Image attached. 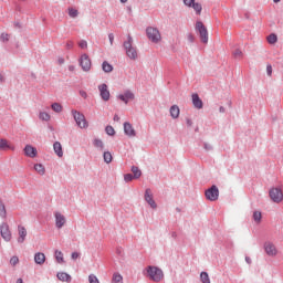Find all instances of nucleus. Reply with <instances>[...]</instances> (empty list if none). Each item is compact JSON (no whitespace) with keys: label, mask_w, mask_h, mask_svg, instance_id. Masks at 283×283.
<instances>
[{"label":"nucleus","mask_w":283,"mask_h":283,"mask_svg":"<svg viewBox=\"0 0 283 283\" xmlns=\"http://www.w3.org/2000/svg\"><path fill=\"white\" fill-rule=\"evenodd\" d=\"M143 274L146 275V277H149L153 282H160L163 277H165V273H163L160 268L154 265H148Z\"/></svg>","instance_id":"nucleus-1"},{"label":"nucleus","mask_w":283,"mask_h":283,"mask_svg":"<svg viewBox=\"0 0 283 283\" xmlns=\"http://www.w3.org/2000/svg\"><path fill=\"white\" fill-rule=\"evenodd\" d=\"M123 48L125 50L126 56L130 59V61H136L138 59V51L134 46V38L130 34L127 35V40L124 41Z\"/></svg>","instance_id":"nucleus-2"},{"label":"nucleus","mask_w":283,"mask_h":283,"mask_svg":"<svg viewBox=\"0 0 283 283\" xmlns=\"http://www.w3.org/2000/svg\"><path fill=\"white\" fill-rule=\"evenodd\" d=\"M71 114L80 129H87V127H90V124L87 123V119H85V115H83V113L72 109Z\"/></svg>","instance_id":"nucleus-3"},{"label":"nucleus","mask_w":283,"mask_h":283,"mask_svg":"<svg viewBox=\"0 0 283 283\" xmlns=\"http://www.w3.org/2000/svg\"><path fill=\"white\" fill-rule=\"evenodd\" d=\"M196 32H198L201 43H209V31L202 21H197L195 27Z\"/></svg>","instance_id":"nucleus-4"},{"label":"nucleus","mask_w":283,"mask_h":283,"mask_svg":"<svg viewBox=\"0 0 283 283\" xmlns=\"http://www.w3.org/2000/svg\"><path fill=\"white\" fill-rule=\"evenodd\" d=\"M205 196L207 200H210V202H216V200L220 198V190L218 189V186L212 185L209 189L205 191Z\"/></svg>","instance_id":"nucleus-5"},{"label":"nucleus","mask_w":283,"mask_h":283,"mask_svg":"<svg viewBox=\"0 0 283 283\" xmlns=\"http://www.w3.org/2000/svg\"><path fill=\"white\" fill-rule=\"evenodd\" d=\"M146 34L149 41H151V43H158L161 39L160 31L158 30V28L148 27L146 29Z\"/></svg>","instance_id":"nucleus-6"},{"label":"nucleus","mask_w":283,"mask_h":283,"mask_svg":"<svg viewBox=\"0 0 283 283\" xmlns=\"http://www.w3.org/2000/svg\"><path fill=\"white\" fill-rule=\"evenodd\" d=\"M269 196L272 200V202H275L276 205H280L283 200V192L280 188H271L269 191Z\"/></svg>","instance_id":"nucleus-7"},{"label":"nucleus","mask_w":283,"mask_h":283,"mask_svg":"<svg viewBox=\"0 0 283 283\" xmlns=\"http://www.w3.org/2000/svg\"><path fill=\"white\" fill-rule=\"evenodd\" d=\"M80 65L83 72H90V70H92V60L90 59V55L86 53L82 54L80 57Z\"/></svg>","instance_id":"nucleus-8"},{"label":"nucleus","mask_w":283,"mask_h":283,"mask_svg":"<svg viewBox=\"0 0 283 283\" xmlns=\"http://www.w3.org/2000/svg\"><path fill=\"white\" fill-rule=\"evenodd\" d=\"M0 233L1 238H3L6 242H10V240H12V232H10V226H8V223L3 222L0 226Z\"/></svg>","instance_id":"nucleus-9"},{"label":"nucleus","mask_w":283,"mask_h":283,"mask_svg":"<svg viewBox=\"0 0 283 283\" xmlns=\"http://www.w3.org/2000/svg\"><path fill=\"white\" fill-rule=\"evenodd\" d=\"M263 249L266 255H269L270 258H275V255H277V249L275 248V244H273V242L266 241L263 244Z\"/></svg>","instance_id":"nucleus-10"},{"label":"nucleus","mask_w":283,"mask_h":283,"mask_svg":"<svg viewBox=\"0 0 283 283\" xmlns=\"http://www.w3.org/2000/svg\"><path fill=\"white\" fill-rule=\"evenodd\" d=\"M97 90L99 92V96L102 98V101H109L111 94H109V87L107 86V84H101L97 86Z\"/></svg>","instance_id":"nucleus-11"},{"label":"nucleus","mask_w":283,"mask_h":283,"mask_svg":"<svg viewBox=\"0 0 283 283\" xmlns=\"http://www.w3.org/2000/svg\"><path fill=\"white\" fill-rule=\"evenodd\" d=\"M124 134L128 136L129 138H134L136 136V129H134V126L129 122L124 123Z\"/></svg>","instance_id":"nucleus-12"},{"label":"nucleus","mask_w":283,"mask_h":283,"mask_svg":"<svg viewBox=\"0 0 283 283\" xmlns=\"http://www.w3.org/2000/svg\"><path fill=\"white\" fill-rule=\"evenodd\" d=\"M55 217V227L56 229H63V227H65V216H63L61 212H55L54 213Z\"/></svg>","instance_id":"nucleus-13"},{"label":"nucleus","mask_w":283,"mask_h":283,"mask_svg":"<svg viewBox=\"0 0 283 283\" xmlns=\"http://www.w3.org/2000/svg\"><path fill=\"white\" fill-rule=\"evenodd\" d=\"M145 200L151 207V209H157L158 205H156V201L154 200V196L151 195L150 189H146L145 191Z\"/></svg>","instance_id":"nucleus-14"},{"label":"nucleus","mask_w":283,"mask_h":283,"mask_svg":"<svg viewBox=\"0 0 283 283\" xmlns=\"http://www.w3.org/2000/svg\"><path fill=\"white\" fill-rule=\"evenodd\" d=\"M117 98H119V101H123V103L127 105L129 101H134L135 96L134 93H132V91H126L124 94H119Z\"/></svg>","instance_id":"nucleus-15"},{"label":"nucleus","mask_w":283,"mask_h":283,"mask_svg":"<svg viewBox=\"0 0 283 283\" xmlns=\"http://www.w3.org/2000/svg\"><path fill=\"white\" fill-rule=\"evenodd\" d=\"M18 231H19L18 242L19 244H23L25 242V237L28 235V230H25V227L19 226Z\"/></svg>","instance_id":"nucleus-16"},{"label":"nucleus","mask_w":283,"mask_h":283,"mask_svg":"<svg viewBox=\"0 0 283 283\" xmlns=\"http://www.w3.org/2000/svg\"><path fill=\"white\" fill-rule=\"evenodd\" d=\"M24 154H25V156H28L29 158H36L38 151H36V148H34L33 146L27 145V146L24 147Z\"/></svg>","instance_id":"nucleus-17"},{"label":"nucleus","mask_w":283,"mask_h":283,"mask_svg":"<svg viewBox=\"0 0 283 283\" xmlns=\"http://www.w3.org/2000/svg\"><path fill=\"white\" fill-rule=\"evenodd\" d=\"M192 105L196 109H202L203 107L202 99H200V96L197 93L192 94Z\"/></svg>","instance_id":"nucleus-18"},{"label":"nucleus","mask_w":283,"mask_h":283,"mask_svg":"<svg viewBox=\"0 0 283 283\" xmlns=\"http://www.w3.org/2000/svg\"><path fill=\"white\" fill-rule=\"evenodd\" d=\"M56 277L60 280V282H72V275L67 274L66 272H57Z\"/></svg>","instance_id":"nucleus-19"},{"label":"nucleus","mask_w":283,"mask_h":283,"mask_svg":"<svg viewBox=\"0 0 283 283\" xmlns=\"http://www.w3.org/2000/svg\"><path fill=\"white\" fill-rule=\"evenodd\" d=\"M34 262H35V264H39L40 266L45 264V254L43 252H36L34 254Z\"/></svg>","instance_id":"nucleus-20"},{"label":"nucleus","mask_w":283,"mask_h":283,"mask_svg":"<svg viewBox=\"0 0 283 283\" xmlns=\"http://www.w3.org/2000/svg\"><path fill=\"white\" fill-rule=\"evenodd\" d=\"M53 149L59 158H63V146L59 142L53 144Z\"/></svg>","instance_id":"nucleus-21"},{"label":"nucleus","mask_w":283,"mask_h":283,"mask_svg":"<svg viewBox=\"0 0 283 283\" xmlns=\"http://www.w3.org/2000/svg\"><path fill=\"white\" fill-rule=\"evenodd\" d=\"M170 116L171 118H178L180 116V107H178V105H172L170 107Z\"/></svg>","instance_id":"nucleus-22"},{"label":"nucleus","mask_w":283,"mask_h":283,"mask_svg":"<svg viewBox=\"0 0 283 283\" xmlns=\"http://www.w3.org/2000/svg\"><path fill=\"white\" fill-rule=\"evenodd\" d=\"M130 171L133 172L135 180H138V178L143 176V171H140V168L137 166H132Z\"/></svg>","instance_id":"nucleus-23"},{"label":"nucleus","mask_w":283,"mask_h":283,"mask_svg":"<svg viewBox=\"0 0 283 283\" xmlns=\"http://www.w3.org/2000/svg\"><path fill=\"white\" fill-rule=\"evenodd\" d=\"M102 70L103 72H105L106 74H109V72H114V66H112V64H109L107 61H104L102 63Z\"/></svg>","instance_id":"nucleus-24"},{"label":"nucleus","mask_w":283,"mask_h":283,"mask_svg":"<svg viewBox=\"0 0 283 283\" xmlns=\"http://www.w3.org/2000/svg\"><path fill=\"white\" fill-rule=\"evenodd\" d=\"M93 145H94V147H96V149H98L99 151H103V149H105V144H104L103 140L99 139V138H95V139L93 140Z\"/></svg>","instance_id":"nucleus-25"},{"label":"nucleus","mask_w":283,"mask_h":283,"mask_svg":"<svg viewBox=\"0 0 283 283\" xmlns=\"http://www.w3.org/2000/svg\"><path fill=\"white\" fill-rule=\"evenodd\" d=\"M34 169L38 174H40V176L45 175V167L43 166V164H35Z\"/></svg>","instance_id":"nucleus-26"},{"label":"nucleus","mask_w":283,"mask_h":283,"mask_svg":"<svg viewBox=\"0 0 283 283\" xmlns=\"http://www.w3.org/2000/svg\"><path fill=\"white\" fill-rule=\"evenodd\" d=\"M8 211L6 210V205L3 203V200L0 199V218H7Z\"/></svg>","instance_id":"nucleus-27"},{"label":"nucleus","mask_w":283,"mask_h":283,"mask_svg":"<svg viewBox=\"0 0 283 283\" xmlns=\"http://www.w3.org/2000/svg\"><path fill=\"white\" fill-rule=\"evenodd\" d=\"M190 8H192L196 12V14L200 15L202 14V4L195 2Z\"/></svg>","instance_id":"nucleus-28"},{"label":"nucleus","mask_w":283,"mask_h":283,"mask_svg":"<svg viewBox=\"0 0 283 283\" xmlns=\"http://www.w3.org/2000/svg\"><path fill=\"white\" fill-rule=\"evenodd\" d=\"M51 109H53V112L56 114H61V112H63V106L55 102L51 105Z\"/></svg>","instance_id":"nucleus-29"},{"label":"nucleus","mask_w":283,"mask_h":283,"mask_svg":"<svg viewBox=\"0 0 283 283\" xmlns=\"http://www.w3.org/2000/svg\"><path fill=\"white\" fill-rule=\"evenodd\" d=\"M103 158H104V163H106V165H109V163H112L114 157H112V153L104 151Z\"/></svg>","instance_id":"nucleus-30"},{"label":"nucleus","mask_w":283,"mask_h":283,"mask_svg":"<svg viewBox=\"0 0 283 283\" xmlns=\"http://www.w3.org/2000/svg\"><path fill=\"white\" fill-rule=\"evenodd\" d=\"M200 280L202 283H211V280L209 279V273L201 272Z\"/></svg>","instance_id":"nucleus-31"},{"label":"nucleus","mask_w":283,"mask_h":283,"mask_svg":"<svg viewBox=\"0 0 283 283\" xmlns=\"http://www.w3.org/2000/svg\"><path fill=\"white\" fill-rule=\"evenodd\" d=\"M268 43L271 45H274V43H277V35L275 33H272L268 36Z\"/></svg>","instance_id":"nucleus-32"},{"label":"nucleus","mask_w":283,"mask_h":283,"mask_svg":"<svg viewBox=\"0 0 283 283\" xmlns=\"http://www.w3.org/2000/svg\"><path fill=\"white\" fill-rule=\"evenodd\" d=\"M55 260H56V262H59V264L63 263L64 262L63 252L56 250L55 251Z\"/></svg>","instance_id":"nucleus-33"},{"label":"nucleus","mask_w":283,"mask_h":283,"mask_svg":"<svg viewBox=\"0 0 283 283\" xmlns=\"http://www.w3.org/2000/svg\"><path fill=\"white\" fill-rule=\"evenodd\" d=\"M253 220H254V222H261L262 221V212L254 211L253 212Z\"/></svg>","instance_id":"nucleus-34"},{"label":"nucleus","mask_w":283,"mask_h":283,"mask_svg":"<svg viewBox=\"0 0 283 283\" xmlns=\"http://www.w3.org/2000/svg\"><path fill=\"white\" fill-rule=\"evenodd\" d=\"M69 17H71V19H76V17H78V10L76 9H69Z\"/></svg>","instance_id":"nucleus-35"},{"label":"nucleus","mask_w":283,"mask_h":283,"mask_svg":"<svg viewBox=\"0 0 283 283\" xmlns=\"http://www.w3.org/2000/svg\"><path fill=\"white\" fill-rule=\"evenodd\" d=\"M105 132L108 136H116V130L112 126H106Z\"/></svg>","instance_id":"nucleus-36"},{"label":"nucleus","mask_w":283,"mask_h":283,"mask_svg":"<svg viewBox=\"0 0 283 283\" xmlns=\"http://www.w3.org/2000/svg\"><path fill=\"white\" fill-rule=\"evenodd\" d=\"M40 120H50V114L45 113V112H41L39 115Z\"/></svg>","instance_id":"nucleus-37"},{"label":"nucleus","mask_w":283,"mask_h":283,"mask_svg":"<svg viewBox=\"0 0 283 283\" xmlns=\"http://www.w3.org/2000/svg\"><path fill=\"white\" fill-rule=\"evenodd\" d=\"M0 41H2V43H8L10 41V34L1 33Z\"/></svg>","instance_id":"nucleus-38"},{"label":"nucleus","mask_w":283,"mask_h":283,"mask_svg":"<svg viewBox=\"0 0 283 283\" xmlns=\"http://www.w3.org/2000/svg\"><path fill=\"white\" fill-rule=\"evenodd\" d=\"M113 283H123V275L114 274L113 275Z\"/></svg>","instance_id":"nucleus-39"},{"label":"nucleus","mask_w":283,"mask_h":283,"mask_svg":"<svg viewBox=\"0 0 283 283\" xmlns=\"http://www.w3.org/2000/svg\"><path fill=\"white\" fill-rule=\"evenodd\" d=\"M0 149H10V146L8 145V140L0 139Z\"/></svg>","instance_id":"nucleus-40"},{"label":"nucleus","mask_w":283,"mask_h":283,"mask_svg":"<svg viewBox=\"0 0 283 283\" xmlns=\"http://www.w3.org/2000/svg\"><path fill=\"white\" fill-rule=\"evenodd\" d=\"M88 282H90V283H101V282L98 281V277H96V275H94V274H90V275H88Z\"/></svg>","instance_id":"nucleus-41"},{"label":"nucleus","mask_w":283,"mask_h":283,"mask_svg":"<svg viewBox=\"0 0 283 283\" xmlns=\"http://www.w3.org/2000/svg\"><path fill=\"white\" fill-rule=\"evenodd\" d=\"M234 59H242L243 53L240 49H237L233 53Z\"/></svg>","instance_id":"nucleus-42"},{"label":"nucleus","mask_w":283,"mask_h":283,"mask_svg":"<svg viewBox=\"0 0 283 283\" xmlns=\"http://www.w3.org/2000/svg\"><path fill=\"white\" fill-rule=\"evenodd\" d=\"M11 266H17L19 264V256L14 255L10 259Z\"/></svg>","instance_id":"nucleus-43"},{"label":"nucleus","mask_w":283,"mask_h":283,"mask_svg":"<svg viewBox=\"0 0 283 283\" xmlns=\"http://www.w3.org/2000/svg\"><path fill=\"white\" fill-rule=\"evenodd\" d=\"M205 151H213V146L207 142L203 143Z\"/></svg>","instance_id":"nucleus-44"},{"label":"nucleus","mask_w":283,"mask_h":283,"mask_svg":"<svg viewBox=\"0 0 283 283\" xmlns=\"http://www.w3.org/2000/svg\"><path fill=\"white\" fill-rule=\"evenodd\" d=\"M133 179H135V178H134V175H132V174H126L124 176L125 182H132Z\"/></svg>","instance_id":"nucleus-45"},{"label":"nucleus","mask_w":283,"mask_h":283,"mask_svg":"<svg viewBox=\"0 0 283 283\" xmlns=\"http://www.w3.org/2000/svg\"><path fill=\"white\" fill-rule=\"evenodd\" d=\"M196 3V0H184V4L187 6V8H191Z\"/></svg>","instance_id":"nucleus-46"},{"label":"nucleus","mask_w":283,"mask_h":283,"mask_svg":"<svg viewBox=\"0 0 283 283\" xmlns=\"http://www.w3.org/2000/svg\"><path fill=\"white\" fill-rule=\"evenodd\" d=\"M266 74L268 76H271L273 74V66L271 64L266 65Z\"/></svg>","instance_id":"nucleus-47"},{"label":"nucleus","mask_w":283,"mask_h":283,"mask_svg":"<svg viewBox=\"0 0 283 283\" xmlns=\"http://www.w3.org/2000/svg\"><path fill=\"white\" fill-rule=\"evenodd\" d=\"M78 45H80V48H81L82 50H85V49H87V41L82 40V41H80Z\"/></svg>","instance_id":"nucleus-48"},{"label":"nucleus","mask_w":283,"mask_h":283,"mask_svg":"<svg viewBox=\"0 0 283 283\" xmlns=\"http://www.w3.org/2000/svg\"><path fill=\"white\" fill-rule=\"evenodd\" d=\"M71 258H72V260H78V258H81V253H78V252H73V253L71 254Z\"/></svg>","instance_id":"nucleus-49"},{"label":"nucleus","mask_w":283,"mask_h":283,"mask_svg":"<svg viewBox=\"0 0 283 283\" xmlns=\"http://www.w3.org/2000/svg\"><path fill=\"white\" fill-rule=\"evenodd\" d=\"M108 41H109L111 45H114V33L108 34Z\"/></svg>","instance_id":"nucleus-50"},{"label":"nucleus","mask_w":283,"mask_h":283,"mask_svg":"<svg viewBox=\"0 0 283 283\" xmlns=\"http://www.w3.org/2000/svg\"><path fill=\"white\" fill-rule=\"evenodd\" d=\"M73 48H74V42L69 41V42L66 43V50H72Z\"/></svg>","instance_id":"nucleus-51"},{"label":"nucleus","mask_w":283,"mask_h":283,"mask_svg":"<svg viewBox=\"0 0 283 283\" xmlns=\"http://www.w3.org/2000/svg\"><path fill=\"white\" fill-rule=\"evenodd\" d=\"M188 41L189 43H193V41H196V38L193 36V34H188Z\"/></svg>","instance_id":"nucleus-52"},{"label":"nucleus","mask_w":283,"mask_h":283,"mask_svg":"<svg viewBox=\"0 0 283 283\" xmlns=\"http://www.w3.org/2000/svg\"><path fill=\"white\" fill-rule=\"evenodd\" d=\"M186 125L188 127H191V125H193V122L191 120V118H186Z\"/></svg>","instance_id":"nucleus-53"},{"label":"nucleus","mask_w":283,"mask_h":283,"mask_svg":"<svg viewBox=\"0 0 283 283\" xmlns=\"http://www.w3.org/2000/svg\"><path fill=\"white\" fill-rule=\"evenodd\" d=\"M6 83V75L0 73V85Z\"/></svg>","instance_id":"nucleus-54"},{"label":"nucleus","mask_w":283,"mask_h":283,"mask_svg":"<svg viewBox=\"0 0 283 283\" xmlns=\"http://www.w3.org/2000/svg\"><path fill=\"white\" fill-rule=\"evenodd\" d=\"M80 96H82V98H87V92L80 91Z\"/></svg>","instance_id":"nucleus-55"},{"label":"nucleus","mask_w":283,"mask_h":283,"mask_svg":"<svg viewBox=\"0 0 283 283\" xmlns=\"http://www.w3.org/2000/svg\"><path fill=\"white\" fill-rule=\"evenodd\" d=\"M14 28H18V30H21V22H13Z\"/></svg>","instance_id":"nucleus-56"},{"label":"nucleus","mask_w":283,"mask_h":283,"mask_svg":"<svg viewBox=\"0 0 283 283\" xmlns=\"http://www.w3.org/2000/svg\"><path fill=\"white\" fill-rule=\"evenodd\" d=\"M57 63H59V65H63V63H65V59L59 57Z\"/></svg>","instance_id":"nucleus-57"},{"label":"nucleus","mask_w":283,"mask_h":283,"mask_svg":"<svg viewBox=\"0 0 283 283\" xmlns=\"http://www.w3.org/2000/svg\"><path fill=\"white\" fill-rule=\"evenodd\" d=\"M219 112H220V114H224V112H227V109L223 106H220Z\"/></svg>","instance_id":"nucleus-58"},{"label":"nucleus","mask_w":283,"mask_h":283,"mask_svg":"<svg viewBox=\"0 0 283 283\" xmlns=\"http://www.w3.org/2000/svg\"><path fill=\"white\" fill-rule=\"evenodd\" d=\"M113 120H115L116 123H118V120H120V117L118 115H114Z\"/></svg>","instance_id":"nucleus-59"},{"label":"nucleus","mask_w":283,"mask_h":283,"mask_svg":"<svg viewBox=\"0 0 283 283\" xmlns=\"http://www.w3.org/2000/svg\"><path fill=\"white\" fill-rule=\"evenodd\" d=\"M245 262H247V264H251V258L245 256Z\"/></svg>","instance_id":"nucleus-60"},{"label":"nucleus","mask_w":283,"mask_h":283,"mask_svg":"<svg viewBox=\"0 0 283 283\" xmlns=\"http://www.w3.org/2000/svg\"><path fill=\"white\" fill-rule=\"evenodd\" d=\"M116 253H117V255H123V250L122 249H117Z\"/></svg>","instance_id":"nucleus-61"},{"label":"nucleus","mask_w":283,"mask_h":283,"mask_svg":"<svg viewBox=\"0 0 283 283\" xmlns=\"http://www.w3.org/2000/svg\"><path fill=\"white\" fill-rule=\"evenodd\" d=\"M74 70H75L74 65H70V66H69V71H70V72H74Z\"/></svg>","instance_id":"nucleus-62"},{"label":"nucleus","mask_w":283,"mask_h":283,"mask_svg":"<svg viewBox=\"0 0 283 283\" xmlns=\"http://www.w3.org/2000/svg\"><path fill=\"white\" fill-rule=\"evenodd\" d=\"M15 283H23V279H18Z\"/></svg>","instance_id":"nucleus-63"},{"label":"nucleus","mask_w":283,"mask_h":283,"mask_svg":"<svg viewBox=\"0 0 283 283\" xmlns=\"http://www.w3.org/2000/svg\"><path fill=\"white\" fill-rule=\"evenodd\" d=\"M176 235H177L176 232H172V238H176Z\"/></svg>","instance_id":"nucleus-64"}]
</instances>
